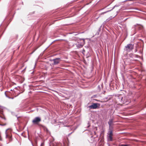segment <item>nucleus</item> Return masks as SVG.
Listing matches in <instances>:
<instances>
[{
  "label": "nucleus",
  "mask_w": 146,
  "mask_h": 146,
  "mask_svg": "<svg viewBox=\"0 0 146 146\" xmlns=\"http://www.w3.org/2000/svg\"><path fill=\"white\" fill-rule=\"evenodd\" d=\"M41 121V119L40 117H37L34 119L32 121V122L34 125H37L39 126H42V125L40 123V122Z\"/></svg>",
  "instance_id": "1"
},
{
  "label": "nucleus",
  "mask_w": 146,
  "mask_h": 146,
  "mask_svg": "<svg viewBox=\"0 0 146 146\" xmlns=\"http://www.w3.org/2000/svg\"><path fill=\"white\" fill-rule=\"evenodd\" d=\"M85 44V41L83 40L82 41L81 40H78V41L75 43V45L78 48L82 47Z\"/></svg>",
  "instance_id": "2"
},
{
  "label": "nucleus",
  "mask_w": 146,
  "mask_h": 146,
  "mask_svg": "<svg viewBox=\"0 0 146 146\" xmlns=\"http://www.w3.org/2000/svg\"><path fill=\"white\" fill-rule=\"evenodd\" d=\"M6 138L9 139V141L12 140L11 131L10 129H8L6 131Z\"/></svg>",
  "instance_id": "3"
},
{
  "label": "nucleus",
  "mask_w": 146,
  "mask_h": 146,
  "mask_svg": "<svg viewBox=\"0 0 146 146\" xmlns=\"http://www.w3.org/2000/svg\"><path fill=\"white\" fill-rule=\"evenodd\" d=\"M133 44H128L125 46L126 50L128 52H130L133 49Z\"/></svg>",
  "instance_id": "4"
},
{
  "label": "nucleus",
  "mask_w": 146,
  "mask_h": 146,
  "mask_svg": "<svg viewBox=\"0 0 146 146\" xmlns=\"http://www.w3.org/2000/svg\"><path fill=\"white\" fill-rule=\"evenodd\" d=\"M113 131V129H109V131L108 133V139L111 141H112Z\"/></svg>",
  "instance_id": "5"
},
{
  "label": "nucleus",
  "mask_w": 146,
  "mask_h": 146,
  "mask_svg": "<svg viewBox=\"0 0 146 146\" xmlns=\"http://www.w3.org/2000/svg\"><path fill=\"white\" fill-rule=\"evenodd\" d=\"M98 105L100 106V104L98 103H93L92 105L89 106L90 109H96L98 108Z\"/></svg>",
  "instance_id": "6"
},
{
  "label": "nucleus",
  "mask_w": 146,
  "mask_h": 146,
  "mask_svg": "<svg viewBox=\"0 0 146 146\" xmlns=\"http://www.w3.org/2000/svg\"><path fill=\"white\" fill-rule=\"evenodd\" d=\"M114 120V119L113 118L110 119L109 121L108 122V124L109 125V129H113V121Z\"/></svg>",
  "instance_id": "7"
},
{
  "label": "nucleus",
  "mask_w": 146,
  "mask_h": 146,
  "mask_svg": "<svg viewBox=\"0 0 146 146\" xmlns=\"http://www.w3.org/2000/svg\"><path fill=\"white\" fill-rule=\"evenodd\" d=\"M53 61V64L54 65H56L59 63L60 61V58H56L52 60Z\"/></svg>",
  "instance_id": "8"
},
{
  "label": "nucleus",
  "mask_w": 146,
  "mask_h": 146,
  "mask_svg": "<svg viewBox=\"0 0 146 146\" xmlns=\"http://www.w3.org/2000/svg\"><path fill=\"white\" fill-rule=\"evenodd\" d=\"M120 146H129L128 145H124V144H122Z\"/></svg>",
  "instance_id": "9"
},
{
  "label": "nucleus",
  "mask_w": 146,
  "mask_h": 146,
  "mask_svg": "<svg viewBox=\"0 0 146 146\" xmlns=\"http://www.w3.org/2000/svg\"><path fill=\"white\" fill-rule=\"evenodd\" d=\"M44 144L43 143H42L41 144L40 146H44Z\"/></svg>",
  "instance_id": "10"
},
{
  "label": "nucleus",
  "mask_w": 146,
  "mask_h": 146,
  "mask_svg": "<svg viewBox=\"0 0 146 146\" xmlns=\"http://www.w3.org/2000/svg\"><path fill=\"white\" fill-rule=\"evenodd\" d=\"M84 52H85V50L84 49H83L82 50V53H83Z\"/></svg>",
  "instance_id": "11"
},
{
  "label": "nucleus",
  "mask_w": 146,
  "mask_h": 146,
  "mask_svg": "<svg viewBox=\"0 0 146 146\" xmlns=\"http://www.w3.org/2000/svg\"><path fill=\"white\" fill-rule=\"evenodd\" d=\"M2 116H3V115L2 114H0V117H2Z\"/></svg>",
  "instance_id": "12"
},
{
  "label": "nucleus",
  "mask_w": 146,
  "mask_h": 146,
  "mask_svg": "<svg viewBox=\"0 0 146 146\" xmlns=\"http://www.w3.org/2000/svg\"><path fill=\"white\" fill-rule=\"evenodd\" d=\"M136 51H137V50H135V52H136Z\"/></svg>",
  "instance_id": "13"
}]
</instances>
